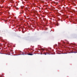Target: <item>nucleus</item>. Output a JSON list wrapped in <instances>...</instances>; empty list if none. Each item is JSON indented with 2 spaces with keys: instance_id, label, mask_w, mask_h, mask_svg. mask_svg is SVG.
I'll list each match as a JSON object with an SVG mask.
<instances>
[{
  "instance_id": "nucleus-1",
  "label": "nucleus",
  "mask_w": 77,
  "mask_h": 77,
  "mask_svg": "<svg viewBox=\"0 0 77 77\" xmlns=\"http://www.w3.org/2000/svg\"><path fill=\"white\" fill-rule=\"evenodd\" d=\"M28 55H30V56H32V55H33V54H30V53H29L28 54Z\"/></svg>"
},
{
  "instance_id": "nucleus-2",
  "label": "nucleus",
  "mask_w": 77,
  "mask_h": 77,
  "mask_svg": "<svg viewBox=\"0 0 77 77\" xmlns=\"http://www.w3.org/2000/svg\"><path fill=\"white\" fill-rule=\"evenodd\" d=\"M49 54V53H47H47H45V55H46V54Z\"/></svg>"
},
{
  "instance_id": "nucleus-3",
  "label": "nucleus",
  "mask_w": 77,
  "mask_h": 77,
  "mask_svg": "<svg viewBox=\"0 0 77 77\" xmlns=\"http://www.w3.org/2000/svg\"><path fill=\"white\" fill-rule=\"evenodd\" d=\"M21 8H22V9H23V7H21Z\"/></svg>"
},
{
  "instance_id": "nucleus-4",
  "label": "nucleus",
  "mask_w": 77,
  "mask_h": 77,
  "mask_svg": "<svg viewBox=\"0 0 77 77\" xmlns=\"http://www.w3.org/2000/svg\"><path fill=\"white\" fill-rule=\"evenodd\" d=\"M56 25L57 26H58V24H57Z\"/></svg>"
},
{
  "instance_id": "nucleus-5",
  "label": "nucleus",
  "mask_w": 77,
  "mask_h": 77,
  "mask_svg": "<svg viewBox=\"0 0 77 77\" xmlns=\"http://www.w3.org/2000/svg\"><path fill=\"white\" fill-rule=\"evenodd\" d=\"M20 14H21V13H20Z\"/></svg>"
}]
</instances>
